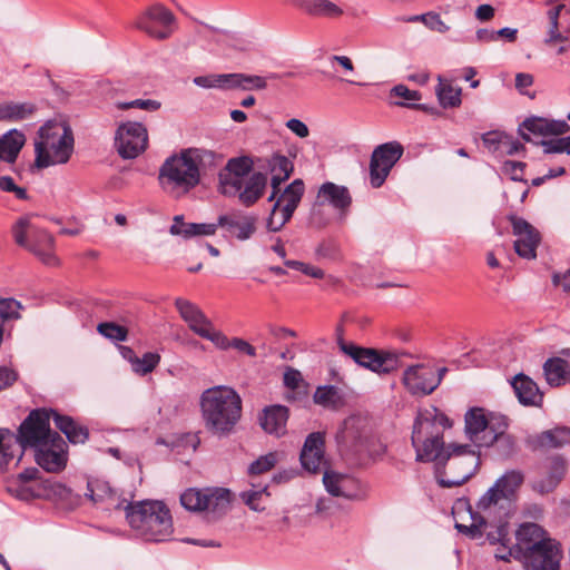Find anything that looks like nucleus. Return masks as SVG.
<instances>
[{"label":"nucleus","instance_id":"f257e3e1","mask_svg":"<svg viewBox=\"0 0 570 570\" xmlns=\"http://www.w3.org/2000/svg\"><path fill=\"white\" fill-rule=\"evenodd\" d=\"M222 157L204 148H186L166 158L159 168L158 183L164 193L181 198L197 187L202 175L216 167Z\"/></svg>","mask_w":570,"mask_h":570},{"label":"nucleus","instance_id":"f03ea898","mask_svg":"<svg viewBox=\"0 0 570 570\" xmlns=\"http://www.w3.org/2000/svg\"><path fill=\"white\" fill-rule=\"evenodd\" d=\"M498 557L507 562L514 558L527 570H559L563 551L561 543L551 538L541 525L525 522L515 531L513 548L507 554Z\"/></svg>","mask_w":570,"mask_h":570},{"label":"nucleus","instance_id":"7ed1b4c3","mask_svg":"<svg viewBox=\"0 0 570 570\" xmlns=\"http://www.w3.org/2000/svg\"><path fill=\"white\" fill-rule=\"evenodd\" d=\"M199 404L206 430L219 438L233 433L242 417V397L228 385H216L205 390Z\"/></svg>","mask_w":570,"mask_h":570},{"label":"nucleus","instance_id":"20e7f679","mask_svg":"<svg viewBox=\"0 0 570 570\" xmlns=\"http://www.w3.org/2000/svg\"><path fill=\"white\" fill-rule=\"evenodd\" d=\"M451 426V420L435 406L419 411L411 438L416 452V461L434 462L435 468L441 465L443 455L448 452L443 432Z\"/></svg>","mask_w":570,"mask_h":570},{"label":"nucleus","instance_id":"39448f33","mask_svg":"<svg viewBox=\"0 0 570 570\" xmlns=\"http://www.w3.org/2000/svg\"><path fill=\"white\" fill-rule=\"evenodd\" d=\"M124 510L129 527L142 540L165 542L171 538L173 518L164 502L157 500L129 502Z\"/></svg>","mask_w":570,"mask_h":570},{"label":"nucleus","instance_id":"423d86ee","mask_svg":"<svg viewBox=\"0 0 570 570\" xmlns=\"http://www.w3.org/2000/svg\"><path fill=\"white\" fill-rule=\"evenodd\" d=\"M75 138L71 128L65 122L49 121L38 131L35 141L38 168L67 164L73 153Z\"/></svg>","mask_w":570,"mask_h":570},{"label":"nucleus","instance_id":"0eeeda50","mask_svg":"<svg viewBox=\"0 0 570 570\" xmlns=\"http://www.w3.org/2000/svg\"><path fill=\"white\" fill-rule=\"evenodd\" d=\"M480 455L468 444L450 443L442 464L435 469V479L442 488H454L465 483L475 474Z\"/></svg>","mask_w":570,"mask_h":570},{"label":"nucleus","instance_id":"6e6552de","mask_svg":"<svg viewBox=\"0 0 570 570\" xmlns=\"http://www.w3.org/2000/svg\"><path fill=\"white\" fill-rule=\"evenodd\" d=\"M14 243L47 266H58L53 236L39 226L31 215L19 217L11 227Z\"/></svg>","mask_w":570,"mask_h":570},{"label":"nucleus","instance_id":"1a4fd4ad","mask_svg":"<svg viewBox=\"0 0 570 570\" xmlns=\"http://www.w3.org/2000/svg\"><path fill=\"white\" fill-rule=\"evenodd\" d=\"M233 499L225 488H190L180 495V503L186 510L203 512L208 521H216L230 510Z\"/></svg>","mask_w":570,"mask_h":570},{"label":"nucleus","instance_id":"9d476101","mask_svg":"<svg viewBox=\"0 0 570 570\" xmlns=\"http://www.w3.org/2000/svg\"><path fill=\"white\" fill-rule=\"evenodd\" d=\"M479 515H471L472 523L470 525L456 522L455 529L464 533L471 539H479L485 534L490 544H500L507 547L511 542L509 538L508 522L504 520L503 512L492 510V513L480 512Z\"/></svg>","mask_w":570,"mask_h":570},{"label":"nucleus","instance_id":"9b49d317","mask_svg":"<svg viewBox=\"0 0 570 570\" xmlns=\"http://www.w3.org/2000/svg\"><path fill=\"white\" fill-rule=\"evenodd\" d=\"M524 481V475L519 470L507 471L480 498L476 508L480 512L492 513L499 510L507 515V509L514 498L518 489Z\"/></svg>","mask_w":570,"mask_h":570},{"label":"nucleus","instance_id":"f8f14e48","mask_svg":"<svg viewBox=\"0 0 570 570\" xmlns=\"http://www.w3.org/2000/svg\"><path fill=\"white\" fill-rule=\"evenodd\" d=\"M175 307L195 334L210 341L216 347H225L227 345V336L220 331L215 330L212 321L203 313L198 305L178 297L175 299Z\"/></svg>","mask_w":570,"mask_h":570},{"label":"nucleus","instance_id":"ddd939ff","mask_svg":"<svg viewBox=\"0 0 570 570\" xmlns=\"http://www.w3.org/2000/svg\"><path fill=\"white\" fill-rule=\"evenodd\" d=\"M305 191L304 181L294 179L286 188L275 197L266 227L271 232L281 230L292 218L298 207Z\"/></svg>","mask_w":570,"mask_h":570},{"label":"nucleus","instance_id":"4468645a","mask_svg":"<svg viewBox=\"0 0 570 570\" xmlns=\"http://www.w3.org/2000/svg\"><path fill=\"white\" fill-rule=\"evenodd\" d=\"M340 350L350 356L356 364L377 374H389L396 370V355L377 351L375 348L362 347L353 343L338 341Z\"/></svg>","mask_w":570,"mask_h":570},{"label":"nucleus","instance_id":"2eb2a0df","mask_svg":"<svg viewBox=\"0 0 570 570\" xmlns=\"http://www.w3.org/2000/svg\"><path fill=\"white\" fill-rule=\"evenodd\" d=\"M52 412L46 409H37L31 411L24 419L17 434L21 445H23V450L26 448L37 450L53 438L56 432H52L50 429V415Z\"/></svg>","mask_w":570,"mask_h":570},{"label":"nucleus","instance_id":"dca6fc26","mask_svg":"<svg viewBox=\"0 0 570 570\" xmlns=\"http://www.w3.org/2000/svg\"><path fill=\"white\" fill-rule=\"evenodd\" d=\"M148 146V131L141 122L126 121L118 126L115 147L124 159L138 157Z\"/></svg>","mask_w":570,"mask_h":570},{"label":"nucleus","instance_id":"f3484780","mask_svg":"<svg viewBox=\"0 0 570 570\" xmlns=\"http://www.w3.org/2000/svg\"><path fill=\"white\" fill-rule=\"evenodd\" d=\"M445 367H435L431 364H416L409 366L403 373V384L412 395L431 394L442 382Z\"/></svg>","mask_w":570,"mask_h":570},{"label":"nucleus","instance_id":"a211bd4d","mask_svg":"<svg viewBox=\"0 0 570 570\" xmlns=\"http://www.w3.org/2000/svg\"><path fill=\"white\" fill-rule=\"evenodd\" d=\"M403 153L404 148L397 141L379 145L373 150L370 160V183L373 188H379L384 184Z\"/></svg>","mask_w":570,"mask_h":570},{"label":"nucleus","instance_id":"6ab92c4d","mask_svg":"<svg viewBox=\"0 0 570 570\" xmlns=\"http://www.w3.org/2000/svg\"><path fill=\"white\" fill-rule=\"evenodd\" d=\"M175 16L160 3H155L146 9L135 21V27L149 37L165 40L173 33Z\"/></svg>","mask_w":570,"mask_h":570},{"label":"nucleus","instance_id":"aec40b11","mask_svg":"<svg viewBox=\"0 0 570 570\" xmlns=\"http://www.w3.org/2000/svg\"><path fill=\"white\" fill-rule=\"evenodd\" d=\"M566 473V459L560 455L552 456L539 466L532 489L540 494L550 493L559 485Z\"/></svg>","mask_w":570,"mask_h":570},{"label":"nucleus","instance_id":"412c9836","mask_svg":"<svg viewBox=\"0 0 570 570\" xmlns=\"http://www.w3.org/2000/svg\"><path fill=\"white\" fill-rule=\"evenodd\" d=\"M37 463L47 472L57 473L67 464V444L65 440L55 433L53 438L36 450Z\"/></svg>","mask_w":570,"mask_h":570},{"label":"nucleus","instance_id":"4be33fe9","mask_svg":"<svg viewBox=\"0 0 570 570\" xmlns=\"http://www.w3.org/2000/svg\"><path fill=\"white\" fill-rule=\"evenodd\" d=\"M511 224L513 229L514 250L515 253L525 259H533L537 256V247L540 243L539 232L521 217H511Z\"/></svg>","mask_w":570,"mask_h":570},{"label":"nucleus","instance_id":"5701e85b","mask_svg":"<svg viewBox=\"0 0 570 570\" xmlns=\"http://www.w3.org/2000/svg\"><path fill=\"white\" fill-rule=\"evenodd\" d=\"M258 216L234 210L218 217L219 227L224 228L229 236L239 240L249 239L257 229Z\"/></svg>","mask_w":570,"mask_h":570},{"label":"nucleus","instance_id":"b1692460","mask_svg":"<svg viewBox=\"0 0 570 570\" xmlns=\"http://www.w3.org/2000/svg\"><path fill=\"white\" fill-rule=\"evenodd\" d=\"M325 435L323 432H313L307 435L303 444L299 461L304 470L318 473L325 464Z\"/></svg>","mask_w":570,"mask_h":570},{"label":"nucleus","instance_id":"393cba45","mask_svg":"<svg viewBox=\"0 0 570 570\" xmlns=\"http://www.w3.org/2000/svg\"><path fill=\"white\" fill-rule=\"evenodd\" d=\"M323 484L326 491L333 497L356 499L360 494L358 481L346 473L325 470L323 474Z\"/></svg>","mask_w":570,"mask_h":570},{"label":"nucleus","instance_id":"a878e982","mask_svg":"<svg viewBox=\"0 0 570 570\" xmlns=\"http://www.w3.org/2000/svg\"><path fill=\"white\" fill-rule=\"evenodd\" d=\"M570 130L566 120H553L541 117H531L525 119L520 126V134L523 139L531 140L533 136L563 135Z\"/></svg>","mask_w":570,"mask_h":570},{"label":"nucleus","instance_id":"bb28decb","mask_svg":"<svg viewBox=\"0 0 570 570\" xmlns=\"http://www.w3.org/2000/svg\"><path fill=\"white\" fill-rule=\"evenodd\" d=\"M488 423V414L482 407H472L464 415L465 435L478 448L489 446Z\"/></svg>","mask_w":570,"mask_h":570},{"label":"nucleus","instance_id":"cd10ccee","mask_svg":"<svg viewBox=\"0 0 570 570\" xmlns=\"http://www.w3.org/2000/svg\"><path fill=\"white\" fill-rule=\"evenodd\" d=\"M24 454L17 434L0 428V471L4 472L19 464Z\"/></svg>","mask_w":570,"mask_h":570},{"label":"nucleus","instance_id":"c85d7f7f","mask_svg":"<svg viewBox=\"0 0 570 570\" xmlns=\"http://www.w3.org/2000/svg\"><path fill=\"white\" fill-rule=\"evenodd\" d=\"M315 204L330 205L334 209L345 213L352 204V197L347 187L326 181L318 188Z\"/></svg>","mask_w":570,"mask_h":570},{"label":"nucleus","instance_id":"c756f323","mask_svg":"<svg viewBox=\"0 0 570 570\" xmlns=\"http://www.w3.org/2000/svg\"><path fill=\"white\" fill-rule=\"evenodd\" d=\"M88 492L87 495L90 497L96 504H101L102 509L107 511L124 509V507L129 503L126 499H120L107 482H88Z\"/></svg>","mask_w":570,"mask_h":570},{"label":"nucleus","instance_id":"7c9ffc66","mask_svg":"<svg viewBox=\"0 0 570 570\" xmlns=\"http://www.w3.org/2000/svg\"><path fill=\"white\" fill-rule=\"evenodd\" d=\"M288 416V409L284 405L266 406L259 415V424L266 433L281 438L286 433Z\"/></svg>","mask_w":570,"mask_h":570},{"label":"nucleus","instance_id":"2f4dec72","mask_svg":"<svg viewBox=\"0 0 570 570\" xmlns=\"http://www.w3.org/2000/svg\"><path fill=\"white\" fill-rule=\"evenodd\" d=\"M267 163L272 176V193L268 197V202H274L275 197L281 191V184L289 178L294 166L293 163L284 155H273Z\"/></svg>","mask_w":570,"mask_h":570},{"label":"nucleus","instance_id":"473e14b6","mask_svg":"<svg viewBox=\"0 0 570 570\" xmlns=\"http://www.w3.org/2000/svg\"><path fill=\"white\" fill-rule=\"evenodd\" d=\"M533 449H558L570 445V426H556L530 439Z\"/></svg>","mask_w":570,"mask_h":570},{"label":"nucleus","instance_id":"72a5a7b5","mask_svg":"<svg viewBox=\"0 0 570 570\" xmlns=\"http://www.w3.org/2000/svg\"><path fill=\"white\" fill-rule=\"evenodd\" d=\"M292 3L305 13L318 17L335 19L343 14V9L330 0H291Z\"/></svg>","mask_w":570,"mask_h":570},{"label":"nucleus","instance_id":"f704fd0d","mask_svg":"<svg viewBox=\"0 0 570 570\" xmlns=\"http://www.w3.org/2000/svg\"><path fill=\"white\" fill-rule=\"evenodd\" d=\"M267 186V176L263 173H254L244 179L243 187L238 194L239 202L249 207L263 195Z\"/></svg>","mask_w":570,"mask_h":570},{"label":"nucleus","instance_id":"c9c22d12","mask_svg":"<svg viewBox=\"0 0 570 570\" xmlns=\"http://www.w3.org/2000/svg\"><path fill=\"white\" fill-rule=\"evenodd\" d=\"M512 387L518 400L524 405H538L542 401V394L535 382L523 374L513 379Z\"/></svg>","mask_w":570,"mask_h":570},{"label":"nucleus","instance_id":"e433bc0d","mask_svg":"<svg viewBox=\"0 0 570 570\" xmlns=\"http://www.w3.org/2000/svg\"><path fill=\"white\" fill-rule=\"evenodd\" d=\"M362 438L363 421L355 416L346 419L336 433L337 443L347 449L355 448L358 443H361Z\"/></svg>","mask_w":570,"mask_h":570},{"label":"nucleus","instance_id":"4c0bfd02","mask_svg":"<svg viewBox=\"0 0 570 570\" xmlns=\"http://www.w3.org/2000/svg\"><path fill=\"white\" fill-rule=\"evenodd\" d=\"M37 108L31 102H0V121L17 122L31 118Z\"/></svg>","mask_w":570,"mask_h":570},{"label":"nucleus","instance_id":"58836bf2","mask_svg":"<svg viewBox=\"0 0 570 570\" xmlns=\"http://www.w3.org/2000/svg\"><path fill=\"white\" fill-rule=\"evenodd\" d=\"M26 142L24 135L18 129H11L0 137V160L14 163Z\"/></svg>","mask_w":570,"mask_h":570},{"label":"nucleus","instance_id":"ea45409f","mask_svg":"<svg viewBox=\"0 0 570 570\" xmlns=\"http://www.w3.org/2000/svg\"><path fill=\"white\" fill-rule=\"evenodd\" d=\"M546 380L551 386H560L570 381V365L561 357H552L543 365Z\"/></svg>","mask_w":570,"mask_h":570},{"label":"nucleus","instance_id":"a19ab883","mask_svg":"<svg viewBox=\"0 0 570 570\" xmlns=\"http://www.w3.org/2000/svg\"><path fill=\"white\" fill-rule=\"evenodd\" d=\"M56 426L67 436L68 441L73 444L85 443L89 436L88 429L76 423L70 416L60 415L52 412Z\"/></svg>","mask_w":570,"mask_h":570},{"label":"nucleus","instance_id":"79ce46f5","mask_svg":"<svg viewBox=\"0 0 570 570\" xmlns=\"http://www.w3.org/2000/svg\"><path fill=\"white\" fill-rule=\"evenodd\" d=\"M269 79H279L278 73H271ZM267 77L245 73H229L228 89L263 90L267 87Z\"/></svg>","mask_w":570,"mask_h":570},{"label":"nucleus","instance_id":"37998d69","mask_svg":"<svg viewBox=\"0 0 570 570\" xmlns=\"http://www.w3.org/2000/svg\"><path fill=\"white\" fill-rule=\"evenodd\" d=\"M488 431L487 438L491 439L489 441V446L493 445L497 440H505L511 441V434L507 433L509 421L505 415L490 413L488 414Z\"/></svg>","mask_w":570,"mask_h":570},{"label":"nucleus","instance_id":"c03bdc74","mask_svg":"<svg viewBox=\"0 0 570 570\" xmlns=\"http://www.w3.org/2000/svg\"><path fill=\"white\" fill-rule=\"evenodd\" d=\"M439 86L436 87V96L443 108H454L461 104V89L443 81L439 77Z\"/></svg>","mask_w":570,"mask_h":570},{"label":"nucleus","instance_id":"a18cd8bd","mask_svg":"<svg viewBox=\"0 0 570 570\" xmlns=\"http://www.w3.org/2000/svg\"><path fill=\"white\" fill-rule=\"evenodd\" d=\"M23 305L13 297L0 296V325L4 327L7 323L19 321Z\"/></svg>","mask_w":570,"mask_h":570},{"label":"nucleus","instance_id":"49530a36","mask_svg":"<svg viewBox=\"0 0 570 570\" xmlns=\"http://www.w3.org/2000/svg\"><path fill=\"white\" fill-rule=\"evenodd\" d=\"M269 498L267 487L256 488L240 493L242 501L253 511L261 512L265 510V502Z\"/></svg>","mask_w":570,"mask_h":570},{"label":"nucleus","instance_id":"de8ad7c7","mask_svg":"<svg viewBox=\"0 0 570 570\" xmlns=\"http://www.w3.org/2000/svg\"><path fill=\"white\" fill-rule=\"evenodd\" d=\"M218 179H219V191L224 196H228V197L238 196V194L243 187V184H244V178L233 175L223 169L218 175Z\"/></svg>","mask_w":570,"mask_h":570},{"label":"nucleus","instance_id":"09e8293b","mask_svg":"<svg viewBox=\"0 0 570 570\" xmlns=\"http://www.w3.org/2000/svg\"><path fill=\"white\" fill-rule=\"evenodd\" d=\"M279 459V452H269L262 455L248 466V473L250 475H258L268 472L278 463Z\"/></svg>","mask_w":570,"mask_h":570},{"label":"nucleus","instance_id":"8fccbe9b","mask_svg":"<svg viewBox=\"0 0 570 570\" xmlns=\"http://www.w3.org/2000/svg\"><path fill=\"white\" fill-rule=\"evenodd\" d=\"M160 362V355L154 352H147L141 357L135 360L131 366L132 371L139 375H146L153 372Z\"/></svg>","mask_w":570,"mask_h":570},{"label":"nucleus","instance_id":"3c124183","mask_svg":"<svg viewBox=\"0 0 570 570\" xmlns=\"http://www.w3.org/2000/svg\"><path fill=\"white\" fill-rule=\"evenodd\" d=\"M314 402L323 406L334 407L341 402L338 390L332 385L317 387L314 393Z\"/></svg>","mask_w":570,"mask_h":570},{"label":"nucleus","instance_id":"603ef678","mask_svg":"<svg viewBox=\"0 0 570 570\" xmlns=\"http://www.w3.org/2000/svg\"><path fill=\"white\" fill-rule=\"evenodd\" d=\"M229 73H220V75H206L195 77L193 82L202 88L210 89V88H219V89H228Z\"/></svg>","mask_w":570,"mask_h":570},{"label":"nucleus","instance_id":"864d4df0","mask_svg":"<svg viewBox=\"0 0 570 570\" xmlns=\"http://www.w3.org/2000/svg\"><path fill=\"white\" fill-rule=\"evenodd\" d=\"M253 166V160L247 156H243L237 158H230L227 161L224 170L245 179V177L250 173Z\"/></svg>","mask_w":570,"mask_h":570},{"label":"nucleus","instance_id":"5fc2aeb1","mask_svg":"<svg viewBox=\"0 0 570 570\" xmlns=\"http://www.w3.org/2000/svg\"><path fill=\"white\" fill-rule=\"evenodd\" d=\"M97 331L102 336H105L109 340H112V341H118V342L125 341L128 335V331L126 327L118 325L116 323H111V322L98 324Z\"/></svg>","mask_w":570,"mask_h":570},{"label":"nucleus","instance_id":"6e6d98bb","mask_svg":"<svg viewBox=\"0 0 570 570\" xmlns=\"http://www.w3.org/2000/svg\"><path fill=\"white\" fill-rule=\"evenodd\" d=\"M194 223H186L181 215H177L173 219V225L169 228L171 235L181 236L185 239L195 237Z\"/></svg>","mask_w":570,"mask_h":570},{"label":"nucleus","instance_id":"4d7b16f0","mask_svg":"<svg viewBox=\"0 0 570 570\" xmlns=\"http://www.w3.org/2000/svg\"><path fill=\"white\" fill-rule=\"evenodd\" d=\"M116 106L121 110L139 108L147 111H155L160 108V102L154 99H135L127 102H117Z\"/></svg>","mask_w":570,"mask_h":570},{"label":"nucleus","instance_id":"13d9d810","mask_svg":"<svg viewBox=\"0 0 570 570\" xmlns=\"http://www.w3.org/2000/svg\"><path fill=\"white\" fill-rule=\"evenodd\" d=\"M542 145L546 154H570V136L543 141Z\"/></svg>","mask_w":570,"mask_h":570},{"label":"nucleus","instance_id":"bf43d9fd","mask_svg":"<svg viewBox=\"0 0 570 570\" xmlns=\"http://www.w3.org/2000/svg\"><path fill=\"white\" fill-rule=\"evenodd\" d=\"M420 18L421 22L432 31L444 33L450 29L449 26L441 19L439 13L428 12L420 14Z\"/></svg>","mask_w":570,"mask_h":570},{"label":"nucleus","instance_id":"052dcab7","mask_svg":"<svg viewBox=\"0 0 570 570\" xmlns=\"http://www.w3.org/2000/svg\"><path fill=\"white\" fill-rule=\"evenodd\" d=\"M0 189L6 193H13L14 196L21 200L28 198L27 190L22 187H19L14 179L10 176L0 177Z\"/></svg>","mask_w":570,"mask_h":570},{"label":"nucleus","instance_id":"680f3d73","mask_svg":"<svg viewBox=\"0 0 570 570\" xmlns=\"http://www.w3.org/2000/svg\"><path fill=\"white\" fill-rule=\"evenodd\" d=\"M504 132L500 131H490L482 136V140L484 146L492 153H500L503 140L505 139Z\"/></svg>","mask_w":570,"mask_h":570},{"label":"nucleus","instance_id":"e2e57ef3","mask_svg":"<svg viewBox=\"0 0 570 570\" xmlns=\"http://www.w3.org/2000/svg\"><path fill=\"white\" fill-rule=\"evenodd\" d=\"M38 473H39V471L37 468H29L18 474L17 481L21 484V492L19 495L22 499H28L29 497H31V494L29 493V490L27 488H24L23 484L29 481L35 480L37 478Z\"/></svg>","mask_w":570,"mask_h":570},{"label":"nucleus","instance_id":"0e129e2a","mask_svg":"<svg viewBox=\"0 0 570 570\" xmlns=\"http://www.w3.org/2000/svg\"><path fill=\"white\" fill-rule=\"evenodd\" d=\"M18 380V373L11 367L0 366V391L11 387Z\"/></svg>","mask_w":570,"mask_h":570},{"label":"nucleus","instance_id":"69168bd1","mask_svg":"<svg viewBox=\"0 0 570 570\" xmlns=\"http://www.w3.org/2000/svg\"><path fill=\"white\" fill-rule=\"evenodd\" d=\"M229 347H234L239 352H243L249 356L256 355V350L254 346H252L248 342L242 340V338H233L229 341L227 338V345L225 347H219L220 350H227Z\"/></svg>","mask_w":570,"mask_h":570},{"label":"nucleus","instance_id":"338daca9","mask_svg":"<svg viewBox=\"0 0 570 570\" xmlns=\"http://www.w3.org/2000/svg\"><path fill=\"white\" fill-rule=\"evenodd\" d=\"M392 94L396 97L403 98L407 101H419L422 96L416 90H411L404 85H397L392 89Z\"/></svg>","mask_w":570,"mask_h":570},{"label":"nucleus","instance_id":"774afa93","mask_svg":"<svg viewBox=\"0 0 570 570\" xmlns=\"http://www.w3.org/2000/svg\"><path fill=\"white\" fill-rule=\"evenodd\" d=\"M285 125L294 135L299 138H306L309 135L307 125L297 118L287 120Z\"/></svg>","mask_w":570,"mask_h":570}]
</instances>
